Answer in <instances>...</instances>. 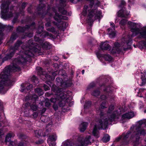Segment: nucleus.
I'll return each mask as SVG.
<instances>
[{"instance_id": "42", "label": "nucleus", "mask_w": 146, "mask_h": 146, "mask_svg": "<svg viewBox=\"0 0 146 146\" xmlns=\"http://www.w3.org/2000/svg\"><path fill=\"white\" fill-rule=\"evenodd\" d=\"M67 0H60V5L61 6H62L63 7H65L66 5L65 3L66 2Z\"/></svg>"}, {"instance_id": "57", "label": "nucleus", "mask_w": 146, "mask_h": 146, "mask_svg": "<svg viewBox=\"0 0 146 146\" xmlns=\"http://www.w3.org/2000/svg\"><path fill=\"white\" fill-rule=\"evenodd\" d=\"M26 6V3H24L22 5V8L23 9H24Z\"/></svg>"}, {"instance_id": "27", "label": "nucleus", "mask_w": 146, "mask_h": 146, "mask_svg": "<svg viewBox=\"0 0 146 146\" xmlns=\"http://www.w3.org/2000/svg\"><path fill=\"white\" fill-rule=\"evenodd\" d=\"M31 80L33 82L35 83V84H38L39 82L38 79L35 76H33L31 78Z\"/></svg>"}, {"instance_id": "7", "label": "nucleus", "mask_w": 146, "mask_h": 146, "mask_svg": "<svg viewBox=\"0 0 146 146\" xmlns=\"http://www.w3.org/2000/svg\"><path fill=\"white\" fill-rule=\"evenodd\" d=\"M88 7L85 5L84 7V10L83 11V14L86 15L87 13V10L88 12V22L91 23L96 19H98L102 17V12L99 11L97 10L96 9H88Z\"/></svg>"}, {"instance_id": "23", "label": "nucleus", "mask_w": 146, "mask_h": 146, "mask_svg": "<svg viewBox=\"0 0 146 146\" xmlns=\"http://www.w3.org/2000/svg\"><path fill=\"white\" fill-rule=\"evenodd\" d=\"M38 97L36 95H34L32 97V96H27L25 97V100L26 101H28L31 99H33L35 100Z\"/></svg>"}, {"instance_id": "15", "label": "nucleus", "mask_w": 146, "mask_h": 146, "mask_svg": "<svg viewBox=\"0 0 146 146\" xmlns=\"http://www.w3.org/2000/svg\"><path fill=\"white\" fill-rule=\"evenodd\" d=\"M130 133V132L129 131L126 133H124L122 134V137L123 140V144L127 145L128 143V142L126 141V139L129 137Z\"/></svg>"}, {"instance_id": "21", "label": "nucleus", "mask_w": 146, "mask_h": 146, "mask_svg": "<svg viewBox=\"0 0 146 146\" xmlns=\"http://www.w3.org/2000/svg\"><path fill=\"white\" fill-rule=\"evenodd\" d=\"M30 109L33 111H36L38 110V106L35 102L30 105Z\"/></svg>"}, {"instance_id": "18", "label": "nucleus", "mask_w": 146, "mask_h": 146, "mask_svg": "<svg viewBox=\"0 0 146 146\" xmlns=\"http://www.w3.org/2000/svg\"><path fill=\"white\" fill-rule=\"evenodd\" d=\"M25 144L24 142H21L17 144L16 142L11 141L9 143V146H25Z\"/></svg>"}, {"instance_id": "31", "label": "nucleus", "mask_w": 146, "mask_h": 146, "mask_svg": "<svg viewBox=\"0 0 146 146\" xmlns=\"http://www.w3.org/2000/svg\"><path fill=\"white\" fill-rule=\"evenodd\" d=\"M17 37V33H13L12 34V35L10 39V41L11 42H13L14 40H15Z\"/></svg>"}, {"instance_id": "3", "label": "nucleus", "mask_w": 146, "mask_h": 146, "mask_svg": "<svg viewBox=\"0 0 146 146\" xmlns=\"http://www.w3.org/2000/svg\"><path fill=\"white\" fill-rule=\"evenodd\" d=\"M52 90L55 93V97L50 99L51 102L54 104H58L60 107H64L66 104V100L67 95L66 93L62 92V89L54 85L52 88Z\"/></svg>"}, {"instance_id": "52", "label": "nucleus", "mask_w": 146, "mask_h": 146, "mask_svg": "<svg viewBox=\"0 0 146 146\" xmlns=\"http://www.w3.org/2000/svg\"><path fill=\"white\" fill-rule=\"evenodd\" d=\"M82 0H70V1L72 3H76L78 1H80Z\"/></svg>"}, {"instance_id": "5", "label": "nucleus", "mask_w": 146, "mask_h": 146, "mask_svg": "<svg viewBox=\"0 0 146 146\" xmlns=\"http://www.w3.org/2000/svg\"><path fill=\"white\" fill-rule=\"evenodd\" d=\"M128 23L131 27V31L132 33V36H134L138 35L139 38L145 39V40L142 41V43L146 47V29L137 27V24L134 23L129 21Z\"/></svg>"}, {"instance_id": "55", "label": "nucleus", "mask_w": 146, "mask_h": 146, "mask_svg": "<svg viewBox=\"0 0 146 146\" xmlns=\"http://www.w3.org/2000/svg\"><path fill=\"white\" fill-rule=\"evenodd\" d=\"M24 108H27L30 106V103L29 102H27L24 105Z\"/></svg>"}, {"instance_id": "56", "label": "nucleus", "mask_w": 146, "mask_h": 146, "mask_svg": "<svg viewBox=\"0 0 146 146\" xmlns=\"http://www.w3.org/2000/svg\"><path fill=\"white\" fill-rule=\"evenodd\" d=\"M106 96L104 95H102L101 96V98L103 100L106 99L107 98Z\"/></svg>"}, {"instance_id": "49", "label": "nucleus", "mask_w": 146, "mask_h": 146, "mask_svg": "<svg viewBox=\"0 0 146 146\" xmlns=\"http://www.w3.org/2000/svg\"><path fill=\"white\" fill-rule=\"evenodd\" d=\"M91 104V103L90 101H88L86 102L84 106L86 107L89 106Z\"/></svg>"}, {"instance_id": "34", "label": "nucleus", "mask_w": 146, "mask_h": 146, "mask_svg": "<svg viewBox=\"0 0 146 146\" xmlns=\"http://www.w3.org/2000/svg\"><path fill=\"white\" fill-rule=\"evenodd\" d=\"M100 94V92L98 90L94 91L92 93V94L95 96H98Z\"/></svg>"}, {"instance_id": "62", "label": "nucleus", "mask_w": 146, "mask_h": 146, "mask_svg": "<svg viewBox=\"0 0 146 146\" xmlns=\"http://www.w3.org/2000/svg\"><path fill=\"white\" fill-rule=\"evenodd\" d=\"M53 23H54V24L56 25V26H57L58 27V28H60L61 26H59L58 25V23H55L54 22H53Z\"/></svg>"}, {"instance_id": "40", "label": "nucleus", "mask_w": 146, "mask_h": 146, "mask_svg": "<svg viewBox=\"0 0 146 146\" xmlns=\"http://www.w3.org/2000/svg\"><path fill=\"white\" fill-rule=\"evenodd\" d=\"M46 30L49 31L51 32L52 33H54L55 32V29L53 27L50 28H46Z\"/></svg>"}, {"instance_id": "20", "label": "nucleus", "mask_w": 146, "mask_h": 146, "mask_svg": "<svg viewBox=\"0 0 146 146\" xmlns=\"http://www.w3.org/2000/svg\"><path fill=\"white\" fill-rule=\"evenodd\" d=\"M14 136V135L13 133H9L6 136L5 138V142H7L9 141L12 137Z\"/></svg>"}, {"instance_id": "47", "label": "nucleus", "mask_w": 146, "mask_h": 146, "mask_svg": "<svg viewBox=\"0 0 146 146\" xmlns=\"http://www.w3.org/2000/svg\"><path fill=\"white\" fill-rule=\"evenodd\" d=\"M44 141L42 139L39 140L38 141L36 142L35 143L36 144H40L43 143Z\"/></svg>"}, {"instance_id": "13", "label": "nucleus", "mask_w": 146, "mask_h": 146, "mask_svg": "<svg viewBox=\"0 0 146 146\" xmlns=\"http://www.w3.org/2000/svg\"><path fill=\"white\" fill-rule=\"evenodd\" d=\"M129 14V13L127 12L126 10L122 9L118 11V16L119 17L127 18Z\"/></svg>"}, {"instance_id": "9", "label": "nucleus", "mask_w": 146, "mask_h": 146, "mask_svg": "<svg viewBox=\"0 0 146 146\" xmlns=\"http://www.w3.org/2000/svg\"><path fill=\"white\" fill-rule=\"evenodd\" d=\"M91 136L89 135L86 137L84 139H83L80 141L78 142L77 143H70L69 141H66L64 143V146H83L91 143L90 141Z\"/></svg>"}, {"instance_id": "44", "label": "nucleus", "mask_w": 146, "mask_h": 146, "mask_svg": "<svg viewBox=\"0 0 146 146\" xmlns=\"http://www.w3.org/2000/svg\"><path fill=\"white\" fill-rule=\"evenodd\" d=\"M3 34L1 31H0V45L2 43L1 40L3 39Z\"/></svg>"}, {"instance_id": "16", "label": "nucleus", "mask_w": 146, "mask_h": 146, "mask_svg": "<svg viewBox=\"0 0 146 146\" xmlns=\"http://www.w3.org/2000/svg\"><path fill=\"white\" fill-rule=\"evenodd\" d=\"M134 114L133 112H130L123 114L122 116V118L124 119H130L133 117Z\"/></svg>"}, {"instance_id": "39", "label": "nucleus", "mask_w": 146, "mask_h": 146, "mask_svg": "<svg viewBox=\"0 0 146 146\" xmlns=\"http://www.w3.org/2000/svg\"><path fill=\"white\" fill-rule=\"evenodd\" d=\"M35 136L37 137L40 136L41 135V131L40 130L37 131L36 130L35 131Z\"/></svg>"}, {"instance_id": "53", "label": "nucleus", "mask_w": 146, "mask_h": 146, "mask_svg": "<svg viewBox=\"0 0 146 146\" xmlns=\"http://www.w3.org/2000/svg\"><path fill=\"white\" fill-rule=\"evenodd\" d=\"M17 16H16V17H15L12 21V23H15L17 21Z\"/></svg>"}, {"instance_id": "48", "label": "nucleus", "mask_w": 146, "mask_h": 146, "mask_svg": "<svg viewBox=\"0 0 146 146\" xmlns=\"http://www.w3.org/2000/svg\"><path fill=\"white\" fill-rule=\"evenodd\" d=\"M33 87V86L32 84H29V86H27L26 87V89L27 90H30L31 88Z\"/></svg>"}, {"instance_id": "25", "label": "nucleus", "mask_w": 146, "mask_h": 146, "mask_svg": "<svg viewBox=\"0 0 146 146\" xmlns=\"http://www.w3.org/2000/svg\"><path fill=\"white\" fill-rule=\"evenodd\" d=\"M59 11L62 15H68L67 11L65 10L63 8L59 7L58 8Z\"/></svg>"}, {"instance_id": "50", "label": "nucleus", "mask_w": 146, "mask_h": 146, "mask_svg": "<svg viewBox=\"0 0 146 146\" xmlns=\"http://www.w3.org/2000/svg\"><path fill=\"white\" fill-rule=\"evenodd\" d=\"M43 87L45 91H47L49 89V88L46 84L44 85Z\"/></svg>"}, {"instance_id": "63", "label": "nucleus", "mask_w": 146, "mask_h": 146, "mask_svg": "<svg viewBox=\"0 0 146 146\" xmlns=\"http://www.w3.org/2000/svg\"><path fill=\"white\" fill-rule=\"evenodd\" d=\"M110 25L111 27H113L114 28L115 25L113 23H111Z\"/></svg>"}, {"instance_id": "4", "label": "nucleus", "mask_w": 146, "mask_h": 146, "mask_svg": "<svg viewBox=\"0 0 146 146\" xmlns=\"http://www.w3.org/2000/svg\"><path fill=\"white\" fill-rule=\"evenodd\" d=\"M139 124L137 125L135 127V129L134 133L135 136L131 137V140L134 143V146H137L139 143V136L141 135H144L146 133V130L142 128L145 125L146 126V122L144 120H141L139 121Z\"/></svg>"}, {"instance_id": "32", "label": "nucleus", "mask_w": 146, "mask_h": 146, "mask_svg": "<svg viewBox=\"0 0 146 146\" xmlns=\"http://www.w3.org/2000/svg\"><path fill=\"white\" fill-rule=\"evenodd\" d=\"M26 86V84H21L20 91L21 92H26V89L25 88Z\"/></svg>"}, {"instance_id": "46", "label": "nucleus", "mask_w": 146, "mask_h": 146, "mask_svg": "<svg viewBox=\"0 0 146 146\" xmlns=\"http://www.w3.org/2000/svg\"><path fill=\"white\" fill-rule=\"evenodd\" d=\"M38 115V113L37 112H34L32 114L33 118H36L37 117Z\"/></svg>"}, {"instance_id": "60", "label": "nucleus", "mask_w": 146, "mask_h": 146, "mask_svg": "<svg viewBox=\"0 0 146 146\" xmlns=\"http://www.w3.org/2000/svg\"><path fill=\"white\" fill-rule=\"evenodd\" d=\"M121 138H122V136L116 138L115 139V141H118L121 139Z\"/></svg>"}, {"instance_id": "33", "label": "nucleus", "mask_w": 146, "mask_h": 146, "mask_svg": "<svg viewBox=\"0 0 146 146\" xmlns=\"http://www.w3.org/2000/svg\"><path fill=\"white\" fill-rule=\"evenodd\" d=\"M35 91L39 95H41L43 94V92L42 90L40 88H37L35 89Z\"/></svg>"}, {"instance_id": "10", "label": "nucleus", "mask_w": 146, "mask_h": 146, "mask_svg": "<svg viewBox=\"0 0 146 146\" xmlns=\"http://www.w3.org/2000/svg\"><path fill=\"white\" fill-rule=\"evenodd\" d=\"M35 23L33 22L30 26L27 25L25 27H19L17 28V31L21 32H24L26 31H28L29 33H26V35L29 37H31L33 36L32 32L35 28Z\"/></svg>"}, {"instance_id": "35", "label": "nucleus", "mask_w": 146, "mask_h": 146, "mask_svg": "<svg viewBox=\"0 0 146 146\" xmlns=\"http://www.w3.org/2000/svg\"><path fill=\"white\" fill-rule=\"evenodd\" d=\"M42 36L44 37H45L47 36H50L51 37L52 36V35L50 33H49L47 32H44L42 34Z\"/></svg>"}, {"instance_id": "19", "label": "nucleus", "mask_w": 146, "mask_h": 146, "mask_svg": "<svg viewBox=\"0 0 146 146\" xmlns=\"http://www.w3.org/2000/svg\"><path fill=\"white\" fill-rule=\"evenodd\" d=\"M88 124L86 122H83L82 123L80 126V130L81 132H83L86 129L87 126Z\"/></svg>"}, {"instance_id": "51", "label": "nucleus", "mask_w": 146, "mask_h": 146, "mask_svg": "<svg viewBox=\"0 0 146 146\" xmlns=\"http://www.w3.org/2000/svg\"><path fill=\"white\" fill-rule=\"evenodd\" d=\"M126 3L125 1L123 0H121V5L119 6H123L125 5Z\"/></svg>"}, {"instance_id": "43", "label": "nucleus", "mask_w": 146, "mask_h": 146, "mask_svg": "<svg viewBox=\"0 0 146 146\" xmlns=\"http://www.w3.org/2000/svg\"><path fill=\"white\" fill-rule=\"evenodd\" d=\"M44 4L40 5L37 8V10L38 11H40L42 9L44 8Z\"/></svg>"}, {"instance_id": "14", "label": "nucleus", "mask_w": 146, "mask_h": 146, "mask_svg": "<svg viewBox=\"0 0 146 146\" xmlns=\"http://www.w3.org/2000/svg\"><path fill=\"white\" fill-rule=\"evenodd\" d=\"M100 47L102 50H110L111 48L110 46L106 42H101L100 45Z\"/></svg>"}, {"instance_id": "61", "label": "nucleus", "mask_w": 146, "mask_h": 146, "mask_svg": "<svg viewBox=\"0 0 146 146\" xmlns=\"http://www.w3.org/2000/svg\"><path fill=\"white\" fill-rule=\"evenodd\" d=\"M4 132H3V131L2 130L0 131V137L1 136L3 135L4 134Z\"/></svg>"}, {"instance_id": "22", "label": "nucleus", "mask_w": 146, "mask_h": 146, "mask_svg": "<svg viewBox=\"0 0 146 146\" xmlns=\"http://www.w3.org/2000/svg\"><path fill=\"white\" fill-rule=\"evenodd\" d=\"M112 29L110 28H109L108 29V34L109 35V36L111 38L114 37L115 35V33L113 31H112Z\"/></svg>"}, {"instance_id": "54", "label": "nucleus", "mask_w": 146, "mask_h": 146, "mask_svg": "<svg viewBox=\"0 0 146 146\" xmlns=\"http://www.w3.org/2000/svg\"><path fill=\"white\" fill-rule=\"evenodd\" d=\"M51 22H48L45 24V26L46 27H48L51 26Z\"/></svg>"}, {"instance_id": "37", "label": "nucleus", "mask_w": 146, "mask_h": 146, "mask_svg": "<svg viewBox=\"0 0 146 146\" xmlns=\"http://www.w3.org/2000/svg\"><path fill=\"white\" fill-rule=\"evenodd\" d=\"M43 27L42 26H39L38 29L36 31L37 33L38 34H40L43 31Z\"/></svg>"}, {"instance_id": "29", "label": "nucleus", "mask_w": 146, "mask_h": 146, "mask_svg": "<svg viewBox=\"0 0 146 146\" xmlns=\"http://www.w3.org/2000/svg\"><path fill=\"white\" fill-rule=\"evenodd\" d=\"M41 45H42L43 47L47 49H49L50 47L49 43L47 42H45L43 44L42 43Z\"/></svg>"}, {"instance_id": "6", "label": "nucleus", "mask_w": 146, "mask_h": 146, "mask_svg": "<svg viewBox=\"0 0 146 146\" xmlns=\"http://www.w3.org/2000/svg\"><path fill=\"white\" fill-rule=\"evenodd\" d=\"M122 43L120 44L118 42H115L113 44V46L111 50L113 54L119 53L123 49L125 50H127L130 48L131 44V40L123 38L122 39Z\"/></svg>"}, {"instance_id": "11", "label": "nucleus", "mask_w": 146, "mask_h": 146, "mask_svg": "<svg viewBox=\"0 0 146 146\" xmlns=\"http://www.w3.org/2000/svg\"><path fill=\"white\" fill-rule=\"evenodd\" d=\"M22 43L21 41H17L14 46L11 47L10 51V53L6 55L3 58V60H7L8 59L11 58L13 55L16 50L18 49L19 47Z\"/></svg>"}, {"instance_id": "38", "label": "nucleus", "mask_w": 146, "mask_h": 146, "mask_svg": "<svg viewBox=\"0 0 146 146\" xmlns=\"http://www.w3.org/2000/svg\"><path fill=\"white\" fill-rule=\"evenodd\" d=\"M141 79L142 80L141 84V86H143L145 85L146 82V79L145 77L142 76L141 78Z\"/></svg>"}, {"instance_id": "12", "label": "nucleus", "mask_w": 146, "mask_h": 146, "mask_svg": "<svg viewBox=\"0 0 146 146\" xmlns=\"http://www.w3.org/2000/svg\"><path fill=\"white\" fill-rule=\"evenodd\" d=\"M55 16L54 17V19L59 23H61L62 24V27H64V25H65V27L66 26V25H68L66 23L62 21L61 23L60 21L61 19H64L66 20L68 19V17L65 16H63L61 15H59L56 12H55Z\"/></svg>"}, {"instance_id": "64", "label": "nucleus", "mask_w": 146, "mask_h": 146, "mask_svg": "<svg viewBox=\"0 0 146 146\" xmlns=\"http://www.w3.org/2000/svg\"><path fill=\"white\" fill-rule=\"evenodd\" d=\"M56 74L55 72H54L52 74V76L53 77H54V76H56Z\"/></svg>"}, {"instance_id": "1", "label": "nucleus", "mask_w": 146, "mask_h": 146, "mask_svg": "<svg viewBox=\"0 0 146 146\" xmlns=\"http://www.w3.org/2000/svg\"><path fill=\"white\" fill-rule=\"evenodd\" d=\"M27 44L26 49L25 50L23 48V50L20 52L19 58L15 59L12 64L5 67L0 74V93H5L8 90L6 88V86L12 85L13 81L9 75L11 72L20 70L18 64L26 62L30 57L33 56L34 52L38 53L40 52L33 40H29Z\"/></svg>"}, {"instance_id": "28", "label": "nucleus", "mask_w": 146, "mask_h": 146, "mask_svg": "<svg viewBox=\"0 0 146 146\" xmlns=\"http://www.w3.org/2000/svg\"><path fill=\"white\" fill-rule=\"evenodd\" d=\"M57 139V136L55 134L53 135L50 136L48 139L47 140H50V141H55Z\"/></svg>"}, {"instance_id": "58", "label": "nucleus", "mask_w": 146, "mask_h": 146, "mask_svg": "<svg viewBox=\"0 0 146 146\" xmlns=\"http://www.w3.org/2000/svg\"><path fill=\"white\" fill-rule=\"evenodd\" d=\"M50 105V104L48 102H46L45 103V106L46 107H48Z\"/></svg>"}, {"instance_id": "45", "label": "nucleus", "mask_w": 146, "mask_h": 146, "mask_svg": "<svg viewBox=\"0 0 146 146\" xmlns=\"http://www.w3.org/2000/svg\"><path fill=\"white\" fill-rule=\"evenodd\" d=\"M95 86V84L94 82L91 83L88 86V88L90 89L93 88Z\"/></svg>"}, {"instance_id": "30", "label": "nucleus", "mask_w": 146, "mask_h": 146, "mask_svg": "<svg viewBox=\"0 0 146 146\" xmlns=\"http://www.w3.org/2000/svg\"><path fill=\"white\" fill-rule=\"evenodd\" d=\"M103 139L104 142H107L110 140V137L108 134H106L104 135Z\"/></svg>"}, {"instance_id": "8", "label": "nucleus", "mask_w": 146, "mask_h": 146, "mask_svg": "<svg viewBox=\"0 0 146 146\" xmlns=\"http://www.w3.org/2000/svg\"><path fill=\"white\" fill-rule=\"evenodd\" d=\"M10 3L9 1H7L5 2L2 3L1 6V8L3 9L4 11L1 12V17L4 19L9 18L13 16V6H11L10 9L9 8V5Z\"/></svg>"}, {"instance_id": "2", "label": "nucleus", "mask_w": 146, "mask_h": 146, "mask_svg": "<svg viewBox=\"0 0 146 146\" xmlns=\"http://www.w3.org/2000/svg\"><path fill=\"white\" fill-rule=\"evenodd\" d=\"M105 103L104 102H102L100 107L96 109L97 113H100V119L99 121V125H95L92 131L93 135L96 138H98L99 137V132L98 129H105L108 125L109 122H112L114 121L118 113L117 111H113L114 109V106L113 105H111L108 108V110L107 112V115L108 116V118L106 117V115L104 114L103 109L106 108L104 106Z\"/></svg>"}, {"instance_id": "36", "label": "nucleus", "mask_w": 146, "mask_h": 146, "mask_svg": "<svg viewBox=\"0 0 146 146\" xmlns=\"http://www.w3.org/2000/svg\"><path fill=\"white\" fill-rule=\"evenodd\" d=\"M47 141L50 146H55L56 144V143L54 141L47 140Z\"/></svg>"}, {"instance_id": "24", "label": "nucleus", "mask_w": 146, "mask_h": 146, "mask_svg": "<svg viewBox=\"0 0 146 146\" xmlns=\"http://www.w3.org/2000/svg\"><path fill=\"white\" fill-rule=\"evenodd\" d=\"M103 56L105 59L107 61H111L113 59L111 56L108 54H104Z\"/></svg>"}, {"instance_id": "26", "label": "nucleus", "mask_w": 146, "mask_h": 146, "mask_svg": "<svg viewBox=\"0 0 146 146\" xmlns=\"http://www.w3.org/2000/svg\"><path fill=\"white\" fill-rule=\"evenodd\" d=\"M34 40L35 41L38 42L40 45H42V43L44 42V40L43 39H40L38 37L35 36L34 37Z\"/></svg>"}, {"instance_id": "17", "label": "nucleus", "mask_w": 146, "mask_h": 146, "mask_svg": "<svg viewBox=\"0 0 146 146\" xmlns=\"http://www.w3.org/2000/svg\"><path fill=\"white\" fill-rule=\"evenodd\" d=\"M62 79L60 78H57L56 79V82L58 84H60V85L62 87H67L69 86V85L65 82H62Z\"/></svg>"}, {"instance_id": "41", "label": "nucleus", "mask_w": 146, "mask_h": 146, "mask_svg": "<svg viewBox=\"0 0 146 146\" xmlns=\"http://www.w3.org/2000/svg\"><path fill=\"white\" fill-rule=\"evenodd\" d=\"M127 20L125 19H123L121 20L120 23L119 24L122 25H124L126 23Z\"/></svg>"}, {"instance_id": "59", "label": "nucleus", "mask_w": 146, "mask_h": 146, "mask_svg": "<svg viewBox=\"0 0 146 146\" xmlns=\"http://www.w3.org/2000/svg\"><path fill=\"white\" fill-rule=\"evenodd\" d=\"M56 105H53V108L55 110H56L58 109V107L57 106V104H55Z\"/></svg>"}]
</instances>
